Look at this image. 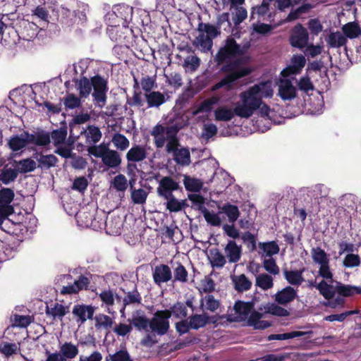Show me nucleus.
Masks as SVG:
<instances>
[{
  "instance_id": "19",
  "label": "nucleus",
  "mask_w": 361,
  "mask_h": 361,
  "mask_svg": "<svg viewBox=\"0 0 361 361\" xmlns=\"http://www.w3.org/2000/svg\"><path fill=\"white\" fill-rule=\"evenodd\" d=\"M152 277L154 282L158 286L169 281L172 279L170 267L164 264L156 266L153 271Z\"/></svg>"
},
{
  "instance_id": "37",
  "label": "nucleus",
  "mask_w": 361,
  "mask_h": 361,
  "mask_svg": "<svg viewBox=\"0 0 361 361\" xmlns=\"http://www.w3.org/2000/svg\"><path fill=\"white\" fill-rule=\"evenodd\" d=\"M302 191L307 192L310 197L314 199L325 197L329 195V188L322 184H317L311 188H303Z\"/></svg>"
},
{
  "instance_id": "38",
  "label": "nucleus",
  "mask_w": 361,
  "mask_h": 361,
  "mask_svg": "<svg viewBox=\"0 0 361 361\" xmlns=\"http://www.w3.org/2000/svg\"><path fill=\"white\" fill-rule=\"evenodd\" d=\"M173 159L177 164L188 166L190 163V153L188 148L178 149L173 154Z\"/></svg>"
},
{
  "instance_id": "63",
  "label": "nucleus",
  "mask_w": 361,
  "mask_h": 361,
  "mask_svg": "<svg viewBox=\"0 0 361 361\" xmlns=\"http://www.w3.org/2000/svg\"><path fill=\"white\" fill-rule=\"evenodd\" d=\"M141 300L142 298L140 296V294L135 288L132 291H129L126 293V295L123 298V303H124L125 305H128L135 303L139 304L141 302Z\"/></svg>"
},
{
  "instance_id": "59",
  "label": "nucleus",
  "mask_w": 361,
  "mask_h": 361,
  "mask_svg": "<svg viewBox=\"0 0 361 361\" xmlns=\"http://www.w3.org/2000/svg\"><path fill=\"white\" fill-rule=\"evenodd\" d=\"M202 214H203L206 221L213 226H220L221 224V219L219 216V214H215L209 212L206 207H203L202 209Z\"/></svg>"
},
{
  "instance_id": "55",
  "label": "nucleus",
  "mask_w": 361,
  "mask_h": 361,
  "mask_svg": "<svg viewBox=\"0 0 361 361\" xmlns=\"http://www.w3.org/2000/svg\"><path fill=\"white\" fill-rule=\"evenodd\" d=\"M166 200V207L170 212H178L186 205L185 200L179 201L175 196L171 197Z\"/></svg>"
},
{
  "instance_id": "58",
  "label": "nucleus",
  "mask_w": 361,
  "mask_h": 361,
  "mask_svg": "<svg viewBox=\"0 0 361 361\" xmlns=\"http://www.w3.org/2000/svg\"><path fill=\"white\" fill-rule=\"evenodd\" d=\"M81 98L80 96L77 97L73 93H69L65 97L63 104L67 109H74L81 106Z\"/></svg>"
},
{
  "instance_id": "3",
  "label": "nucleus",
  "mask_w": 361,
  "mask_h": 361,
  "mask_svg": "<svg viewBox=\"0 0 361 361\" xmlns=\"http://www.w3.org/2000/svg\"><path fill=\"white\" fill-rule=\"evenodd\" d=\"M319 293L326 298H334L336 293L343 297H348L355 293H361V288L354 286L343 285L341 283L334 281H322L317 285Z\"/></svg>"
},
{
  "instance_id": "49",
  "label": "nucleus",
  "mask_w": 361,
  "mask_h": 361,
  "mask_svg": "<svg viewBox=\"0 0 361 361\" xmlns=\"http://www.w3.org/2000/svg\"><path fill=\"white\" fill-rule=\"evenodd\" d=\"M198 30L206 32L205 36H209L212 40L221 34L220 28L217 25L215 26L209 23H199Z\"/></svg>"
},
{
  "instance_id": "17",
  "label": "nucleus",
  "mask_w": 361,
  "mask_h": 361,
  "mask_svg": "<svg viewBox=\"0 0 361 361\" xmlns=\"http://www.w3.org/2000/svg\"><path fill=\"white\" fill-rule=\"evenodd\" d=\"M309 40V35L307 30L301 25H296L290 37V44L300 49L305 48Z\"/></svg>"
},
{
  "instance_id": "2",
  "label": "nucleus",
  "mask_w": 361,
  "mask_h": 361,
  "mask_svg": "<svg viewBox=\"0 0 361 361\" xmlns=\"http://www.w3.org/2000/svg\"><path fill=\"white\" fill-rule=\"evenodd\" d=\"M272 82H260L250 88V133H264L269 129L273 111L262 102L273 96Z\"/></svg>"
},
{
  "instance_id": "23",
  "label": "nucleus",
  "mask_w": 361,
  "mask_h": 361,
  "mask_svg": "<svg viewBox=\"0 0 361 361\" xmlns=\"http://www.w3.org/2000/svg\"><path fill=\"white\" fill-rule=\"evenodd\" d=\"M258 247V253L262 258L272 257L279 252V247L275 241L259 243Z\"/></svg>"
},
{
  "instance_id": "41",
  "label": "nucleus",
  "mask_w": 361,
  "mask_h": 361,
  "mask_svg": "<svg viewBox=\"0 0 361 361\" xmlns=\"http://www.w3.org/2000/svg\"><path fill=\"white\" fill-rule=\"evenodd\" d=\"M59 159L54 154H40L37 159L38 167L41 169H49L56 166Z\"/></svg>"
},
{
  "instance_id": "12",
  "label": "nucleus",
  "mask_w": 361,
  "mask_h": 361,
  "mask_svg": "<svg viewBox=\"0 0 361 361\" xmlns=\"http://www.w3.org/2000/svg\"><path fill=\"white\" fill-rule=\"evenodd\" d=\"M277 95L283 101H291L297 97L298 90L289 77L281 76L277 82Z\"/></svg>"
},
{
  "instance_id": "32",
  "label": "nucleus",
  "mask_w": 361,
  "mask_h": 361,
  "mask_svg": "<svg viewBox=\"0 0 361 361\" xmlns=\"http://www.w3.org/2000/svg\"><path fill=\"white\" fill-rule=\"evenodd\" d=\"M255 286L262 290H268L274 286L273 277L266 273L259 274L255 276Z\"/></svg>"
},
{
  "instance_id": "56",
  "label": "nucleus",
  "mask_w": 361,
  "mask_h": 361,
  "mask_svg": "<svg viewBox=\"0 0 361 361\" xmlns=\"http://www.w3.org/2000/svg\"><path fill=\"white\" fill-rule=\"evenodd\" d=\"M18 175V171L16 169H4L0 171V180L4 184H8L14 181Z\"/></svg>"
},
{
  "instance_id": "13",
  "label": "nucleus",
  "mask_w": 361,
  "mask_h": 361,
  "mask_svg": "<svg viewBox=\"0 0 361 361\" xmlns=\"http://www.w3.org/2000/svg\"><path fill=\"white\" fill-rule=\"evenodd\" d=\"M147 152L146 147L141 145H133L126 153V157L128 161L127 170L132 172L137 168L136 162H141L147 158Z\"/></svg>"
},
{
  "instance_id": "7",
  "label": "nucleus",
  "mask_w": 361,
  "mask_h": 361,
  "mask_svg": "<svg viewBox=\"0 0 361 361\" xmlns=\"http://www.w3.org/2000/svg\"><path fill=\"white\" fill-rule=\"evenodd\" d=\"M170 318L171 314L169 311L157 310L150 319V330L159 336L165 335L170 327Z\"/></svg>"
},
{
  "instance_id": "33",
  "label": "nucleus",
  "mask_w": 361,
  "mask_h": 361,
  "mask_svg": "<svg viewBox=\"0 0 361 361\" xmlns=\"http://www.w3.org/2000/svg\"><path fill=\"white\" fill-rule=\"evenodd\" d=\"M259 311L263 313V315L267 313L279 317H286L289 314V312L287 310L274 303H267L263 307L260 306Z\"/></svg>"
},
{
  "instance_id": "30",
  "label": "nucleus",
  "mask_w": 361,
  "mask_h": 361,
  "mask_svg": "<svg viewBox=\"0 0 361 361\" xmlns=\"http://www.w3.org/2000/svg\"><path fill=\"white\" fill-rule=\"evenodd\" d=\"M86 137V143L93 145L97 143L102 138V133L99 127L89 125L87 130L84 131Z\"/></svg>"
},
{
  "instance_id": "53",
  "label": "nucleus",
  "mask_w": 361,
  "mask_h": 361,
  "mask_svg": "<svg viewBox=\"0 0 361 361\" xmlns=\"http://www.w3.org/2000/svg\"><path fill=\"white\" fill-rule=\"evenodd\" d=\"M99 297L102 303L108 308V312L113 314V312L110 310V307L114 305L115 297L114 292L111 289L104 290L99 294Z\"/></svg>"
},
{
  "instance_id": "47",
  "label": "nucleus",
  "mask_w": 361,
  "mask_h": 361,
  "mask_svg": "<svg viewBox=\"0 0 361 361\" xmlns=\"http://www.w3.org/2000/svg\"><path fill=\"white\" fill-rule=\"evenodd\" d=\"M111 142L114 147L121 151L127 149L130 145L128 139L124 135L120 133L114 134L111 138Z\"/></svg>"
},
{
  "instance_id": "50",
  "label": "nucleus",
  "mask_w": 361,
  "mask_h": 361,
  "mask_svg": "<svg viewBox=\"0 0 361 361\" xmlns=\"http://www.w3.org/2000/svg\"><path fill=\"white\" fill-rule=\"evenodd\" d=\"M173 282L187 283L188 281V272L185 267L180 263L177 262L173 269Z\"/></svg>"
},
{
  "instance_id": "54",
  "label": "nucleus",
  "mask_w": 361,
  "mask_h": 361,
  "mask_svg": "<svg viewBox=\"0 0 361 361\" xmlns=\"http://www.w3.org/2000/svg\"><path fill=\"white\" fill-rule=\"evenodd\" d=\"M67 136V128L66 127H61L59 129L54 130L50 137L53 140V143L55 147L64 143Z\"/></svg>"
},
{
  "instance_id": "52",
  "label": "nucleus",
  "mask_w": 361,
  "mask_h": 361,
  "mask_svg": "<svg viewBox=\"0 0 361 361\" xmlns=\"http://www.w3.org/2000/svg\"><path fill=\"white\" fill-rule=\"evenodd\" d=\"M194 44L200 46L202 51H208L212 48L213 40L209 36H205L204 33H201L195 38Z\"/></svg>"
},
{
  "instance_id": "64",
  "label": "nucleus",
  "mask_w": 361,
  "mask_h": 361,
  "mask_svg": "<svg viewBox=\"0 0 361 361\" xmlns=\"http://www.w3.org/2000/svg\"><path fill=\"white\" fill-rule=\"evenodd\" d=\"M9 148L13 151H19L26 147L23 136L14 135L10 138L8 142Z\"/></svg>"
},
{
  "instance_id": "10",
  "label": "nucleus",
  "mask_w": 361,
  "mask_h": 361,
  "mask_svg": "<svg viewBox=\"0 0 361 361\" xmlns=\"http://www.w3.org/2000/svg\"><path fill=\"white\" fill-rule=\"evenodd\" d=\"M133 30L128 27V25L118 24L111 25L107 29V34L110 39L121 45L126 44L129 42V39Z\"/></svg>"
},
{
  "instance_id": "6",
  "label": "nucleus",
  "mask_w": 361,
  "mask_h": 361,
  "mask_svg": "<svg viewBox=\"0 0 361 361\" xmlns=\"http://www.w3.org/2000/svg\"><path fill=\"white\" fill-rule=\"evenodd\" d=\"M92 85L93 92L92 96L94 102L98 106L102 108L106 102L107 92L109 90L108 80L100 75H96L92 77Z\"/></svg>"
},
{
  "instance_id": "42",
  "label": "nucleus",
  "mask_w": 361,
  "mask_h": 361,
  "mask_svg": "<svg viewBox=\"0 0 361 361\" xmlns=\"http://www.w3.org/2000/svg\"><path fill=\"white\" fill-rule=\"evenodd\" d=\"M164 311H169L171 314V317L173 316L176 319H184L188 316V310L185 305L182 302L174 303L170 309L164 310Z\"/></svg>"
},
{
  "instance_id": "20",
  "label": "nucleus",
  "mask_w": 361,
  "mask_h": 361,
  "mask_svg": "<svg viewBox=\"0 0 361 361\" xmlns=\"http://www.w3.org/2000/svg\"><path fill=\"white\" fill-rule=\"evenodd\" d=\"M69 306H65L59 302L47 305L45 312L47 316L51 317L54 320L62 321L63 317L69 312Z\"/></svg>"
},
{
  "instance_id": "62",
  "label": "nucleus",
  "mask_w": 361,
  "mask_h": 361,
  "mask_svg": "<svg viewBox=\"0 0 361 361\" xmlns=\"http://www.w3.org/2000/svg\"><path fill=\"white\" fill-rule=\"evenodd\" d=\"M233 112L232 109H227L226 107H219L215 111V118L221 121H229L233 118Z\"/></svg>"
},
{
  "instance_id": "16",
  "label": "nucleus",
  "mask_w": 361,
  "mask_h": 361,
  "mask_svg": "<svg viewBox=\"0 0 361 361\" xmlns=\"http://www.w3.org/2000/svg\"><path fill=\"white\" fill-rule=\"evenodd\" d=\"M306 63V59L302 54H295L290 59V65L284 68L280 73V76L290 77L295 75L301 72Z\"/></svg>"
},
{
  "instance_id": "28",
  "label": "nucleus",
  "mask_w": 361,
  "mask_h": 361,
  "mask_svg": "<svg viewBox=\"0 0 361 361\" xmlns=\"http://www.w3.org/2000/svg\"><path fill=\"white\" fill-rule=\"evenodd\" d=\"M220 301L214 298L213 295L207 294L200 300V307L203 311L214 312L220 307Z\"/></svg>"
},
{
  "instance_id": "46",
  "label": "nucleus",
  "mask_w": 361,
  "mask_h": 361,
  "mask_svg": "<svg viewBox=\"0 0 361 361\" xmlns=\"http://www.w3.org/2000/svg\"><path fill=\"white\" fill-rule=\"evenodd\" d=\"M343 32L345 37L350 39L359 37L361 35V29L356 23H348L343 26Z\"/></svg>"
},
{
  "instance_id": "1",
  "label": "nucleus",
  "mask_w": 361,
  "mask_h": 361,
  "mask_svg": "<svg viewBox=\"0 0 361 361\" xmlns=\"http://www.w3.org/2000/svg\"><path fill=\"white\" fill-rule=\"evenodd\" d=\"M247 48L248 43L239 44L231 36L224 40L214 61L217 66H221L220 71L227 75L212 87V91L222 87L231 90L237 80L248 75V56L245 55Z\"/></svg>"
},
{
  "instance_id": "26",
  "label": "nucleus",
  "mask_w": 361,
  "mask_h": 361,
  "mask_svg": "<svg viewBox=\"0 0 361 361\" xmlns=\"http://www.w3.org/2000/svg\"><path fill=\"white\" fill-rule=\"evenodd\" d=\"M243 103H237L233 110V116L236 115L242 118H248V90H245L240 94Z\"/></svg>"
},
{
  "instance_id": "11",
  "label": "nucleus",
  "mask_w": 361,
  "mask_h": 361,
  "mask_svg": "<svg viewBox=\"0 0 361 361\" xmlns=\"http://www.w3.org/2000/svg\"><path fill=\"white\" fill-rule=\"evenodd\" d=\"M177 190L182 192L183 188L178 182L169 176L162 177L159 181V185L157 188L158 196L164 200L174 196L173 192Z\"/></svg>"
},
{
  "instance_id": "18",
  "label": "nucleus",
  "mask_w": 361,
  "mask_h": 361,
  "mask_svg": "<svg viewBox=\"0 0 361 361\" xmlns=\"http://www.w3.org/2000/svg\"><path fill=\"white\" fill-rule=\"evenodd\" d=\"M188 320L190 322V328L192 329L197 330L200 328L204 327L207 324H216L220 320V319H219V317H209L206 313H203L201 314H192L188 318Z\"/></svg>"
},
{
  "instance_id": "14",
  "label": "nucleus",
  "mask_w": 361,
  "mask_h": 361,
  "mask_svg": "<svg viewBox=\"0 0 361 361\" xmlns=\"http://www.w3.org/2000/svg\"><path fill=\"white\" fill-rule=\"evenodd\" d=\"M133 8L132 6L120 4L113 6L111 13H108L106 18L109 20H114L116 18L118 19V23L121 22V24L128 25L133 18Z\"/></svg>"
},
{
  "instance_id": "21",
  "label": "nucleus",
  "mask_w": 361,
  "mask_h": 361,
  "mask_svg": "<svg viewBox=\"0 0 361 361\" xmlns=\"http://www.w3.org/2000/svg\"><path fill=\"white\" fill-rule=\"evenodd\" d=\"M297 295V291L290 286H286L278 291L275 295V301L281 305H286L292 302Z\"/></svg>"
},
{
  "instance_id": "35",
  "label": "nucleus",
  "mask_w": 361,
  "mask_h": 361,
  "mask_svg": "<svg viewBox=\"0 0 361 361\" xmlns=\"http://www.w3.org/2000/svg\"><path fill=\"white\" fill-rule=\"evenodd\" d=\"M302 270H283V276L286 280L291 285L300 286L304 281Z\"/></svg>"
},
{
  "instance_id": "44",
  "label": "nucleus",
  "mask_w": 361,
  "mask_h": 361,
  "mask_svg": "<svg viewBox=\"0 0 361 361\" xmlns=\"http://www.w3.org/2000/svg\"><path fill=\"white\" fill-rule=\"evenodd\" d=\"M183 184L185 190L189 192H199L202 187V183L200 180L192 178L188 175L184 176Z\"/></svg>"
},
{
  "instance_id": "43",
  "label": "nucleus",
  "mask_w": 361,
  "mask_h": 361,
  "mask_svg": "<svg viewBox=\"0 0 361 361\" xmlns=\"http://www.w3.org/2000/svg\"><path fill=\"white\" fill-rule=\"evenodd\" d=\"M210 262L212 267L222 268L226 263V260L223 254L217 248L209 250Z\"/></svg>"
},
{
  "instance_id": "8",
  "label": "nucleus",
  "mask_w": 361,
  "mask_h": 361,
  "mask_svg": "<svg viewBox=\"0 0 361 361\" xmlns=\"http://www.w3.org/2000/svg\"><path fill=\"white\" fill-rule=\"evenodd\" d=\"M219 319L231 322L248 321V302L237 300L232 309L229 308L227 314L219 316Z\"/></svg>"
},
{
  "instance_id": "15",
  "label": "nucleus",
  "mask_w": 361,
  "mask_h": 361,
  "mask_svg": "<svg viewBox=\"0 0 361 361\" xmlns=\"http://www.w3.org/2000/svg\"><path fill=\"white\" fill-rule=\"evenodd\" d=\"M95 310L91 305L76 304L73 307L72 314L77 323L83 324L87 319H93Z\"/></svg>"
},
{
  "instance_id": "34",
  "label": "nucleus",
  "mask_w": 361,
  "mask_h": 361,
  "mask_svg": "<svg viewBox=\"0 0 361 361\" xmlns=\"http://www.w3.org/2000/svg\"><path fill=\"white\" fill-rule=\"evenodd\" d=\"M327 44L332 48H338L346 44L345 36L340 32H331L326 39Z\"/></svg>"
},
{
  "instance_id": "25",
  "label": "nucleus",
  "mask_w": 361,
  "mask_h": 361,
  "mask_svg": "<svg viewBox=\"0 0 361 361\" xmlns=\"http://www.w3.org/2000/svg\"><path fill=\"white\" fill-rule=\"evenodd\" d=\"M224 250L230 263H236L240 260L241 247L238 246L234 240H229Z\"/></svg>"
},
{
  "instance_id": "31",
  "label": "nucleus",
  "mask_w": 361,
  "mask_h": 361,
  "mask_svg": "<svg viewBox=\"0 0 361 361\" xmlns=\"http://www.w3.org/2000/svg\"><path fill=\"white\" fill-rule=\"evenodd\" d=\"M219 97L217 96H212L200 103L196 109L192 111V115L196 116L200 113H209L211 112L214 108V106L218 104Z\"/></svg>"
},
{
  "instance_id": "51",
  "label": "nucleus",
  "mask_w": 361,
  "mask_h": 361,
  "mask_svg": "<svg viewBox=\"0 0 361 361\" xmlns=\"http://www.w3.org/2000/svg\"><path fill=\"white\" fill-rule=\"evenodd\" d=\"M60 352L65 359H73L78 354V348L72 343L66 342L60 348Z\"/></svg>"
},
{
  "instance_id": "40",
  "label": "nucleus",
  "mask_w": 361,
  "mask_h": 361,
  "mask_svg": "<svg viewBox=\"0 0 361 361\" xmlns=\"http://www.w3.org/2000/svg\"><path fill=\"white\" fill-rule=\"evenodd\" d=\"M130 324L138 331H148L149 328L150 319L145 315L133 316L131 319H128Z\"/></svg>"
},
{
  "instance_id": "9",
  "label": "nucleus",
  "mask_w": 361,
  "mask_h": 361,
  "mask_svg": "<svg viewBox=\"0 0 361 361\" xmlns=\"http://www.w3.org/2000/svg\"><path fill=\"white\" fill-rule=\"evenodd\" d=\"M63 277L64 279L70 281L68 285L63 286L60 290V293L63 295H75L82 290H87L90 283V279L84 275H80L73 283L71 282L73 277L71 274H64Z\"/></svg>"
},
{
  "instance_id": "39",
  "label": "nucleus",
  "mask_w": 361,
  "mask_h": 361,
  "mask_svg": "<svg viewBox=\"0 0 361 361\" xmlns=\"http://www.w3.org/2000/svg\"><path fill=\"white\" fill-rule=\"evenodd\" d=\"M109 143L102 142L99 145H91L87 146V151L90 155L95 158L103 159L106 152L109 150Z\"/></svg>"
},
{
  "instance_id": "60",
  "label": "nucleus",
  "mask_w": 361,
  "mask_h": 361,
  "mask_svg": "<svg viewBox=\"0 0 361 361\" xmlns=\"http://www.w3.org/2000/svg\"><path fill=\"white\" fill-rule=\"evenodd\" d=\"M232 281L234 283L235 289L238 292H243L248 290V279L245 274H240V276H233Z\"/></svg>"
},
{
  "instance_id": "48",
  "label": "nucleus",
  "mask_w": 361,
  "mask_h": 361,
  "mask_svg": "<svg viewBox=\"0 0 361 361\" xmlns=\"http://www.w3.org/2000/svg\"><path fill=\"white\" fill-rule=\"evenodd\" d=\"M94 320L97 329L104 328L106 330L111 329L114 323L111 317L104 314H99L94 317Z\"/></svg>"
},
{
  "instance_id": "22",
  "label": "nucleus",
  "mask_w": 361,
  "mask_h": 361,
  "mask_svg": "<svg viewBox=\"0 0 361 361\" xmlns=\"http://www.w3.org/2000/svg\"><path fill=\"white\" fill-rule=\"evenodd\" d=\"M102 161L109 169H116L120 166L122 159L116 150L109 149Z\"/></svg>"
},
{
  "instance_id": "36",
  "label": "nucleus",
  "mask_w": 361,
  "mask_h": 361,
  "mask_svg": "<svg viewBox=\"0 0 361 361\" xmlns=\"http://www.w3.org/2000/svg\"><path fill=\"white\" fill-rule=\"evenodd\" d=\"M75 82L78 85L80 97L83 98L87 97L92 89V78L89 80L87 77L83 76L80 80H77Z\"/></svg>"
},
{
  "instance_id": "27",
  "label": "nucleus",
  "mask_w": 361,
  "mask_h": 361,
  "mask_svg": "<svg viewBox=\"0 0 361 361\" xmlns=\"http://www.w3.org/2000/svg\"><path fill=\"white\" fill-rule=\"evenodd\" d=\"M148 108L159 107L166 102L165 96L159 91L145 93Z\"/></svg>"
},
{
  "instance_id": "24",
  "label": "nucleus",
  "mask_w": 361,
  "mask_h": 361,
  "mask_svg": "<svg viewBox=\"0 0 361 361\" xmlns=\"http://www.w3.org/2000/svg\"><path fill=\"white\" fill-rule=\"evenodd\" d=\"M219 214H224L230 223H235L240 216V211L236 205L229 202L218 206Z\"/></svg>"
},
{
  "instance_id": "29",
  "label": "nucleus",
  "mask_w": 361,
  "mask_h": 361,
  "mask_svg": "<svg viewBox=\"0 0 361 361\" xmlns=\"http://www.w3.org/2000/svg\"><path fill=\"white\" fill-rule=\"evenodd\" d=\"M166 127L161 124H157L151 130V135L154 137V145L157 148H161L164 146L166 138L164 137Z\"/></svg>"
},
{
  "instance_id": "5",
  "label": "nucleus",
  "mask_w": 361,
  "mask_h": 361,
  "mask_svg": "<svg viewBox=\"0 0 361 361\" xmlns=\"http://www.w3.org/2000/svg\"><path fill=\"white\" fill-rule=\"evenodd\" d=\"M265 295L256 293H255L252 300L250 301V326H253L255 329H264L270 326L269 322L261 320L263 317L262 312H257L255 309L259 310V307H263L264 305L260 304Z\"/></svg>"
},
{
  "instance_id": "45",
  "label": "nucleus",
  "mask_w": 361,
  "mask_h": 361,
  "mask_svg": "<svg viewBox=\"0 0 361 361\" xmlns=\"http://www.w3.org/2000/svg\"><path fill=\"white\" fill-rule=\"evenodd\" d=\"M232 14V20L234 24L235 28L237 29L238 26L245 20L247 16L246 8L238 6L234 7L230 10Z\"/></svg>"
},
{
  "instance_id": "61",
  "label": "nucleus",
  "mask_w": 361,
  "mask_h": 361,
  "mask_svg": "<svg viewBox=\"0 0 361 361\" xmlns=\"http://www.w3.org/2000/svg\"><path fill=\"white\" fill-rule=\"evenodd\" d=\"M361 264V259L358 255L348 253L343 259V265L345 268L358 267Z\"/></svg>"
},
{
  "instance_id": "57",
  "label": "nucleus",
  "mask_w": 361,
  "mask_h": 361,
  "mask_svg": "<svg viewBox=\"0 0 361 361\" xmlns=\"http://www.w3.org/2000/svg\"><path fill=\"white\" fill-rule=\"evenodd\" d=\"M18 164V168L16 169L18 171V173H25L34 171L37 167L36 162L30 158L20 160Z\"/></svg>"
},
{
  "instance_id": "4",
  "label": "nucleus",
  "mask_w": 361,
  "mask_h": 361,
  "mask_svg": "<svg viewBox=\"0 0 361 361\" xmlns=\"http://www.w3.org/2000/svg\"><path fill=\"white\" fill-rule=\"evenodd\" d=\"M311 257L314 264L318 267V275L323 278V281H331L333 272L330 267V259L326 252L319 247H313L311 250Z\"/></svg>"
}]
</instances>
